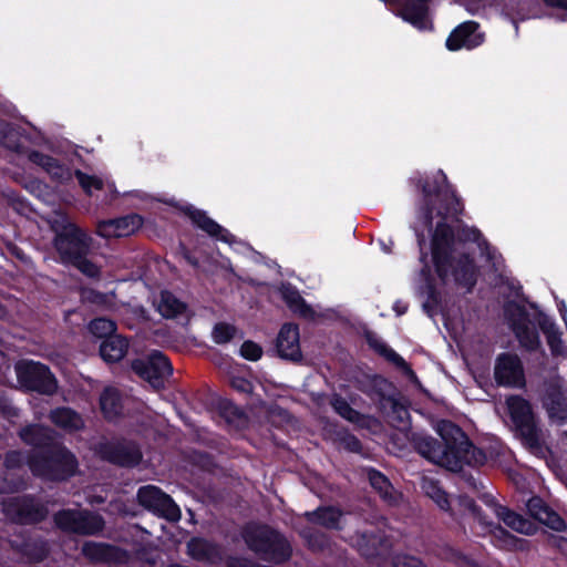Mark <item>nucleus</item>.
Instances as JSON below:
<instances>
[{
  "label": "nucleus",
  "mask_w": 567,
  "mask_h": 567,
  "mask_svg": "<svg viewBox=\"0 0 567 567\" xmlns=\"http://www.w3.org/2000/svg\"><path fill=\"white\" fill-rule=\"evenodd\" d=\"M409 182L422 195L416 215L430 231V256L435 275L442 284L452 276L456 286L472 292L477 284L478 268L472 254L455 256V245L475 243L481 246V240L486 245L483 234L462 221L463 200L442 169L432 176L416 173Z\"/></svg>",
  "instance_id": "1"
},
{
  "label": "nucleus",
  "mask_w": 567,
  "mask_h": 567,
  "mask_svg": "<svg viewBox=\"0 0 567 567\" xmlns=\"http://www.w3.org/2000/svg\"><path fill=\"white\" fill-rule=\"evenodd\" d=\"M437 433L442 441L424 433L412 432L410 442L420 455L452 471H461L464 465L480 467L486 463L485 451L475 446L454 422L442 420L437 425Z\"/></svg>",
  "instance_id": "2"
},
{
  "label": "nucleus",
  "mask_w": 567,
  "mask_h": 567,
  "mask_svg": "<svg viewBox=\"0 0 567 567\" xmlns=\"http://www.w3.org/2000/svg\"><path fill=\"white\" fill-rule=\"evenodd\" d=\"M53 233L52 246L64 266H71L83 276L99 280L101 267L89 259L93 239L89 233L78 224L71 221L66 215H61L50 224Z\"/></svg>",
  "instance_id": "3"
},
{
  "label": "nucleus",
  "mask_w": 567,
  "mask_h": 567,
  "mask_svg": "<svg viewBox=\"0 0 567 567\" xmlns=\"http://www.w3.org/2000/svg\"><path fill=\"white\" fill-rule=\"evenodd\" d=\"M241 537L247 548L261 560L282 565L292 557V546L284 533L268 524H246Z\"/></svg>",
  "instance_id": "4"
},
{
  "label": "nucleus",
  "mask_w": 567,
  "mask_h": 567,
  "mask_svg": "<svg viewBox=\"0 0 567 567\" xmlns=\"http://www.w3.org/2000/svg\"><path fill=\"white\" fill-rule=\"evenodd\" d=\"M27 465L33 476L48 482H65L79 468L74 453L60 441L43 452L27 454Z\"/></svg>",
  "instance_id": "5"
},
{
  "label": "nucleus",
  "mask_w": 567,
  "mask_h": 567,
  "mask_svg": "<svg viewBox=\"0 0 567 567\" xmlns=\"http://www.w3.org/2000/svg\"><path fill=\"white\" fill-rule=\"evenodd\" d=\"M52 518L54 526L65 534L94 536L105 527L104 518L89 509L62 508Z\"/></svg>",
  "instance_id": "6"
},
{
  "label": "nucleus",
  "mask_w": 567,
  "mask_h": 567,
  "mask_svg": "<svg viewBox=\"0 0 567 567\" xmlns=\"http://www.w3.org/2000/svg\"><path fill=\"white\" fill-rule=\"evenodd\" d=\"M507 408L511 421L522 441L529 447H539L540 430L530 402L520 395H512L507 399Z\"/></svg>",
  "instance_id": "7"
},
{
  "label": "nucleus",
  "mask_w": 567,
  "mask_h": 567,
  "mask_svg": "<svg viewBox=\"0 0 567 567\" xmlns=\"http://www.w3.org/2000/svg\"><path fill=\"white\" fill-rule=\"evenodd\" d=\"M509 328L513 331L519 346L528 352L542 350V341L536 321L533 322L526 308L519 303L512 302L505 308Z\"/></svg>",
  "instance_id": "8"
},
{
  "label": "nucleus",
  "mask_w": 567,
  "mask_h": 567,
  "mask_svg": "<svg viewBox=\"0 0 567 567\" xmlns=\"http://www.w3.org/2000/svg\"><path fill=\"white\" fill-rule=\"evenodd\" d=\"M131 370L156 390L165 388V382L173 374V365L162 351L154 350L146 358H136L131 362Z\"/></svg>",
  "instance_id": "9"
},
{
  "label": "nucleus",
  "mask_w": 567,
  "mask_h": 567,
  "mask_svg": "<svg viewBox=\"0 0 567 567\" xmlns=\"http://www.w3.org/2000/svg\"><path fill=\"white\" fill-rule=\"evenodd\" d=\"M17 379L22 388L40 394L55 393L58 382L48 365L34 361H20L16 365Z\"/></svg>",
  "instance_id": "10"
},
{
  "label": "nucleus",
  "mask_w": 567,
  "mask_h": 567,
  "mask_svg": "<svg viewBox=\"0 0 567 567\" xmlns=\"http://www.w3.org/2000/svg\"><path fill=\"white\" fill-rule=\"evenodd\" d=\"M6 512L12 522L19 525H35L47 519L49 515L48 507L31 494L10 498L6 504Z\"/></svg>",
  "instance_id": "11"
},
{
  "label": "nucleus",
  "mask_w": 567,
  "mask_h": 567,
  "mask_svg": "<svg viewBox=\"0 0 567 567\" xmlns=\"http://www.w3.org/2000/svg\"><path fill=\"white\" fill-rule=\"evenodd\" d=\"M96 453L102 461L126 468L137 466L143 457L140 446L126 440L102 442L97 445Z\"/></svg>",
  "instance_id": "12"
},
{
  "label": "nucleus",
  "mask_w": 567,
  "mask_h": 567,
  "mask_svg": "<svg viewBox=\"0 0 567 567\" xmlns=\"http://www.w3.org/2000/svg\"><path fill=\"white\" fill-rule=\"evenodd\" d=\"M137 501L142 507L169 522H177L182 516L181 509L174 499L157 486L140 487Z\"/></svg>",
  "instance_id": "13"
},
{
  "label": "nucleus",
  "mask_w": 567,
  "mask_h": 567,
  "mask_svg": "<svg viewBox=\"0 0 567 567\" xmlns=\"http://www.w3.org/2000/svg\"><path fill=\"white\" fill-rule=\"evenodd\" d=\"M494 380L498 386L523 388L525 385L524 367L517 354L503 352L497 355Z\"/></svg>",
  "instance_id": "14"
},
{
  "label": "nucleus",
  "mask_w": 567,
  "mask_h": 567,
  "mask_svg": "<svg viewBox=\"0 0 567 567\" xmlns=\"http://www.w3.org/2000/svg\"><path fill=\"white\" fill-rule=\"evenodd\" d=\"M179 209L185 216L189 218L192 225L195 228L207 234L213 239L226 244H231L235 241V236L228 229L210 218L206 210L196 208L190 204L182 206Z\"/></svg>",
  "instance_id": "15"
},
{
  "label": "nucleus",
  "mask_w": 567,
  "mask_h": 567,
  "mask_svg": "<svg viewBox=\"0 0 567 567\" xmlns=\"http://www.w3.org/2000/svg\"><path fill=\"white\" fill-rule=\"evenodd\" d=\"M276 352L279 358L299 363L303 355L300 347V331L297 323H284L276 339Z\"/></svg>",
  "instance_id": "16"
},
{
  "label": "nucleus",
  "mask_w": 567,
  "mask_h": 567,
  "mask_svg": "<svg viewBox=\"0 0 567 567\" xmlns=\"http://www.w3.org/2000/svg\"><path fill=\"white\" fill-rule=\"evenodd\" d=\"M11 549L27 563H41L48 558L50 546L48 540L40 536L21 535L10 542Z\"/></svg>",
  "instance_id": "17"
},
{
  "label": "nucleus",
  "mask_w": 567,
  "mask_h": 567,
  "mask_svg": "<svg viewBox=\"0 0 567 567\" xmlns=\"http://www.w3.org/2000/svg\"><path fill=\"white\" fill-rule=\"evenodd\" d=\"M363 337L369 348L377 354L395 365L411 382H419L417 375L411 365L389 344L381 340L375 332L365 330Z\"/></svg>",
  "instance_id": "18"
},
{
  "label": "nucleus",
  "mask_w": 567,
  "mask_h": 567,
  "mask_svg": "<svg viewBox=\"0 0 567 567\" xmlns=\"http://www.w3.org/2000/svg\"><path fill=\"white\" fill-rule=\"evenodd\" d=\"M143 226V217L128 214L99 223L97 234L103 238H118L133 235Z\"/></svg>",
  "instance_id": "19"
},
{
  "label": "nucleus",
  "mask_w": 567,
  "mask_h": 567,
  "mask_svg": "<svg viewBox=\"0 0 567 567\" xmlns=\"http://www.w3.org/2000/svg\"><path fill=\"white\" fill-rule=\"evenodd\" d=\"M480 24L475 21H466L458 24L446 39L445 45L450 51H458L463 48L471 50L484 42V35L478 33Z\"/></svg>",
  "instance_id": "20"
},
{
  "label": "nucleus",
  "mask_w": 567,
  "mask_h": 567,
  "mask_svg": "<svg viewBox=\"0 0 567 567\" xmlns=\"http://www.w3.org/2000/svg\"><path fill=\"white\" fill-rule=\"evenodd\" d=\"M18 435L24 444L32 447L28 454L43 452L59 442L52 429L37 423L21 427Z\"/></svg>",
  "instance_id": "21"
},
{
  "label": "nucleus",
  "mask_w": 567,
  "mask_h": 567,
  "mask_svg": "<svg viewBox=\"0 0 567 567\" xmlns=\"http://www.w3.org/2000/svg\"><path fill=\"white\" fill-rule=\"evenodd\" d=\"M28 161L37 166H40L53 182L66 184L74 176V172L62 164L58 158L44 154L38 150H31L28 155Z\"/></svg>",
  "instance_id": "22"
},
{
  "label": "nucleus",
  "mask_w": 567,
  "mask_h": 567,
  "mask_svg": "<svg viewBox=\"0 0 567 567\" xmlns=\"http://www.w3.org/2000/svg\"><path fill=\"white\" fill-rule=\"evenodd\" d=\"M530 308L535 310L534 320L539 330L545 334L551 354L554 357L565 355L567 350L561 339L563 333L554 320L540 310L536 303H530Z\"/></svg>",
  "instance_id": "23"
},
{
  "label": "nucleus",
  "mask_w": 567,
  "mask_h": 567,
  "mask_svg": "<svg viewBox=\"0 0 567 567\" xmlns=\"http://www.w3.org/2000/svg\"><path fill=\"white\" fill-rule=\"evenodd\" d=\"M543 405L550 420L557 421L560 424L567 422V398L558 382L547 384Z\"/></svg>",
  "instance_id": "24"
},
{
  "label": "nucleus",
  "mask_w": 567,
  "mask_h": 567,
  "mask_svg": "<svg viewBox=\"0 0 567 567\" xmlns=\"http://www.w3.org/2000/svg\"><path fill=\"white\" fill-rule=\"evenodd\" d=\"M303 517L308 523L324 527L329 530L339 532L343 528L341 524L343 511L333 505H321L315 511L306 512Z\"/></svg>",
  "instance_id": "25"
},
{
  "label": "nucleus",
  "mask_w": 567,
  "mask_h": 567,
  "mask_svg": "<svg viewBox=\"0 0 567 567\" xmlns=\"http://www.w3.org/2000/svg\"><path fill=\"white\" fill-rule=\"evenodd\" d=\"M81 554L93 564H110L118 561L121 549L115 545L86 540L82 545Z\"/></svg>",
  "instance_id": "26"
},
{
  "label": "nucleus",
  "mask_w": 567,
  "mask_h": 567,
  "mask_svg": "<svg viewBox=\"0 0 567 567\" xmlns=\"http://www.w3.org/2000/svg\"><path fill=\"white\" fill-rule=\"evenodd\" d=\"M281 299L288 309L298 317L306 320H313L316 311L307 303L298 289L291 284L282 285L280 288Z\"/></svg>",
  "instance_id": "27"
},
{
  "label": "nucleus",
  "mask_w": 567,
  "mask_h": 567,
  "mask_svg": "<svg viewBox=\"0 0 567 567\" xmlns=\"http://www.w3.org/2000/svg\"><path fill=\"white\" fill-rule=\"evenodd\" d=\"M128 348L130 340L122 334L115 333L101 341L99 353L104 362L117 363L126 355Z\"/></svg>",
  "instance_id": "28"
},
{
  "label": "nucleus",
  "mask_w": 567,
  "mask_h": 567,
  "mask_svg": "<svg viewBox=\"0 0 567 567\" xmlns=\"http://www.w3.org/2000/svg\"><path fill=\"white\" fill-rule=\"evenodd\" d=\"M187 554L197 561L215 563L221 558L220 546L203 537H193L187 543Z\"/></svg>",
  "instance_id": "29"
},
{
  "label": "nucleus",
  "mask_w": 567,
  "mask_h": 567,
  "mask_svg": "<svg viewBox=\"0 0 567 567\" xmlns=\"http://www.w3.org/2000/svg\"><path fill=\"white\" fill-rule=\"evenodd\" d=\"M51 422L66 431L78 432L84 427V421L79 412L69 406L55 408L50 412Z\"/></svg>",
  "instance_id": "30"
},
{
  "label": "nucleus",
  "mask_w": 567,
  "mask_h": 567,
  "mask_svg": "<svg viewBox=\"0 0 567 567\" xmlns=\"http://www.w3.org/2000/svg\"><path fill=\"white\" fill-rule=\"evenodd\" d=\"M101 411L105 419L113 420L123 412L122 396L117 389L106 388L100 396Z\"/></svg>",
  "instance_id": "31"
},
{
  "label": "nucleus",
  "mask_w": 567,
  "mask_h": 567,
  "mask_svg": "<svg viewBox=\"0 0 567 567\" xmlns=\"http://www.w3.org/2000/svg\"><path fill=\"white\" fill-rule=\"evenodd\" d=\"M218 413L228 425L237 430L244 429L248 422L246 413L229 400H221L218 403Z\"/></svg>",
  "instance_id": "32"
},
{
  "label": "nucleus",
  "mask_w": 567,
  "mask_h": 567,
  "mask_svg": "<svg viewBox=\"0 0 567 567\" xmlns=\"http://www.w3.org/2000/svg\"><path fill=\"white\" fill-rule=\"evenodd\" d=\"M395 390L393 383L386 378L375 374L370 380V391L368 394L378 402L379 409L386 403L388 399H391L393 391Z\"/></svg>",
  "instance_id": "33"
},
{
  "label": "nucleus",
  "mask_w": 567,
  "mask_h": 567,
  "mask_svg": "<svg viewBox=\"0 0 567 567\" xmlns=\"http://www.w3.org/2000/svg\"><path fill=\"white\" fill-rule=\"evenodd\" d=\"M303 539L306 547L312 553L324 551L330 546V537L318 529L311 527H305L299 533Z\"/></svg>",
  "instance_id": "34"
},
{
  "label": "nucleus",
  "mask_w": 567,
  "mask_h": 567,
  "mask_svg": "<svg viewBox=\"0 0 567 567\" xmlns=\"http://www.w3.org/2000/svg\"><path fill=\"white\" fill-rule=\"evenodd\" d=\"M495 515L499 520H502L506 526L514 529L515 532L529 534L528 527L530 526V523L511 508L504 505L498 506L497 513Z\"/></svg>",
  "instance_id": "35"
},
{
  "label": "nucleus",
  "mask_w": 567,
  "mask_h": 567,
  "mask_svg": "<svg viewBox=\"0 0 567 567\" xmlns=\"http://www.w3.org/2000/svg\"><path fill=\"white\" fill-rule=\"evenodd\" d=\"M415 2L406 4L403 9V17L412 25L424 29L427 19V6L430 0H414Z\"/></svg>",
  "instance_id": "36"
},
{
  "label": "nucleus",
  "mask_w": 567,
  "mask_h": 567,
  "mask_svg": "<svg viewBox=\"0 0 567 567\" xmlns=\"http://www.w3.org/2000/svg\"><path fill=\"white\" fill-rule=\"evenodd\" d=\"M380 411L391 421L399 424H404L410 417L408 406L404 405L398 398L392 396L386 400V403L380 408Z\"/></svg>",
  "instance_id": "37"
},
{
  "label": "nucleus",
  "mask_w": 567,
  "mask_h": 567,
  "mask_svg": "<svg viewBox=\"0 0 567 567\" xmlns=\"http://www.w3.org/2000/svg\"><path fill=\"white\" fill-rule=\"evenodd\" d=\"M420 290L421 295L426 297L422 305L423 311L433 318L442 303V296L436 287V281L423 285Z\"/></svg>",
  "instance_id": "38"
},
{
  "label": "nucleus",
  "mask_w": 567,
  "mask_h": 567,
  "mask_svg": "<svg viewBox=\"0 0 567 567\" xmlns=\"http://www.w3.org/2000/svg\"><path fill=\"white\" fill-rule=\"evenodd\" d=\"M186 305L175 297L172 292H162L161 302L158 305V311L167 319L176 318L184 313Z\"/></svg>",
  "instance_id": "39"
},
{
  "label": "nucleus",
  "mask_w": 567,
  "mask_h": 567,
  "mask_svg": "<svg viewBox=\"0 0 567 567\" xmlns=\"http://www.w3.org/2000/svg\"><path fill=\"white\" fill-rule=\"evenodd\" d=\"M87 329L95 338L105 340L116 333L117 324L112 319L99 317L90 321Z\"/></svg>",
  "instance_id": "40"
},
{
  "label": "nucleus",
  "mask_w": 567,
  "mask_h": 567,
  "mask_svg": "<svg viewBox=\"0 0 567 567\" xmlns=\"http://www.w3.org/2000/svg\"><path fill=\"white\" fill-rule=\"evenodd\" d=\"M369 482L383 499L392 498L393 486L390 480L380 471L371 468L368 473Z\"/></svg>",
  "instance_id": "41"
},
{
  "label": "nucleus",
  "mask_w": 567,
  "mask_h": 567,
  "mask_svg": "<svg viewBox=\"0 0 567 567\" xmlns=\"http://www.w3.org/2000/svg\"><path fill=\"white\" fill-rule=\"evenodd\" d=\"M491 527V533L495 539V545L499 548L504 549H514L518 547V543L523 542L522 538L516 537L511 534L507 529L502 527L499 524H493Z\"/></svg>",
  "instance_id": "42"
},
{
  "label": "nucleus",
  "mask_w": 567,
  "mask_h": 567,
  "mask_svg": "<svg viewBox=\"0 0 567 567\" xmlns=\"http://www.w3.org/2000/svg\"><path fill=\"white\" fill-rule=\"evenodd\" d=\"M439 556L441 557V559L452 563L457 567H470L475 565L474 560L471 557L451 546L442 547L440 549Z\"/></svg>",
  "instance_id": "43"
},
{
  "label": "nucleus",
  "mask_w": 567,
  "mask_h": 567,
  "mask_svg": "<svg viewBox=\"0 0 567 567\" xmlns=\"http://www.w3.org/2000/svg\"><path fill=\"white\" fill-rule=\"evenodd\" d=\"M74 177L85 195L91 196L92 190H102L104 188V182L96 175H89L81 169L74 171Z\"/></svg>",
  "instance_id": "44"
},
{
  "label": "nucleus",
  "mask_w": 567,
  "mask_h": 567,
  "mask_svg": "<svg viewBox=\"0 0 567 567\" xmlns=\"http://www.w3.org/2000/svg\"><path fill=\"white\" fill-rule=\"evenodd\" d=\"M426 494L443 509H450L449 494L441 487L436 481H430L425 486Z\"/></svg>",
  "instance_id": "45"
},
{
  "label": "nucleus",
  "mask_w": 567,
  "mask_h": 567,
  "mask_svg": "<svg viewBox=\"0 0 567 567\" xmlns=\"http://www.w3.org/2000/svg\"><path fill=\"white\" fill-rule=\"evenodd\" d=\"M332 406L334 411L347 421L357 422L361 416L360 412L353 409L342 396H336L332 400Z\"/></svg>",
  "instance_id": "46"
},
{
  "label": "nucleus",
  "mask_w": 567,
  "mask_h": 567,
  "mask_svg": "<svg viewBox=\"0 0 567 567\" xmlns=\"http://www.w3.org/2000/svg\"><path fill=\"white\" fill-rule=\"evenodd\" d=\"M213 340L217 344H225L233 340V338L236 334V327L226 323V322H218L214 326L213 329Z\"/></svg>",
  "instance_id": "47"
},
{
  "label": "nucleus",
  "mask_w": 567,
  "mask_h": 567,
  "mask_svg": "<svg viewBox=\"0 0 567 567\" xmlns=\"http://www.w3.org/2000/svg\"><path fill=\"white\" fill-rule=\"evenodd\" d=\"M460 504L461 506L468 511L471 515L481 524L484 526H492V522L487 519V516L483 513L482 508L476 504V502L467 496H461L460 497Z\"/></svg>",
  "instance_id": "48"
},
{
  "label": "nucleus",
  "mask_w": 567,
  "mask_h": 567,
  "mask_svg": "<svg viewBox=\"0 0 567 567\" xmlns=\"http://www.w3.org/2000/svg\"><path fill=\"white\" fill-rule=\"evenodd\" d=\"M526 507L529 516L539 523L543 520L544 515L550 509V506L539 496L530 497Z\"/></svg>",
  "instance_id": "49"
},
{
  "label": "nucleus",
  "mask_w": 567,
  "mask_h": 567,
  "mask_svg": "<svg viewBox=\"0 0 567 567\" xmlns=\"http://www.w3.org/2000/svg\"><path fill=\"white\" fill-rule=\"evenodd\" d=\"M540 524L545 525L546 527L555 532H565L567 528L564 518L558 513H556L551 507L544 515V518L543 520H540Z\"/></svg>",
  "instance_id": "50"
},
{
  "label": "nucleus",
  "mask_w": 567,
  "mask_h": 567,
  "mask_svg": "<svg viewBox=\"0 0 567 567\" xmlns=\"http://www.w3.org/2000/svg\"><path fill=\"white\" fill-rule=\"evenodd\" d=\"M239 353L248 361H258L262 357L264 352L262 348L258 343L251 340H246L243 342Z\"/></svg>",
  "instance_id": "51"
},
{
  "label": "nucleus",
  "mask_w": 567,
  "mask_h": 567,
  "mask_svg": "<svg viewBox=\"0 0 567 567\" xmlns=\"http://www.w3.org/2000/svg\"><path fill=\"white\" fill-rule=\"evenodd\" d=\"M27 464V455L19 450H10L4 454L3 465L8 470H18Z\"/></svg>",
  "instance_id": "52"
},
{
  "label": "nucleus",
  "mask_w": 567,
  "mask_h": 567,
  "mask_svg": "<svg viewBox=\"0 0 567 567\" xmlns=\"http://www.w3.org/2000/svg\"><path fill=\"white\" fill-rule=\"evenodd\" d=\"M81 299L83 302L95 305V306H104L107 302V296L104 292H101L93 288H83L81 290Z\"/></svg>",
  "instance_id": "53"
},
{
  "label": "nucleus",
  "mask_w": 567,
  "mask_h": 567,
  "mask_svg": "<svg viewBox=\"0 0 567 567\" xmlns=\"http://www.w3.org/2000/svg\"><path fill=\"white\" fill-rule=\"evenodd\" d=\"M340 443L344 450L351 453H361L363 449L362 442L352 433L341 436Z\"/></svg>",
  "instance_id": "54"
},
{
  "label": "nucleus",
  "mask_w": 567,
  "mask_h": 567,
  "mask_svg": "<svg viewBox=\"0 0 567 567\" xmlns=\"http://www.w3.org/2000/svg\"><path fill=\"white\" fill-rule=\"evenodd\" d=\"M230 386L238 393L250 394L254 391V384L244 377L234 375L230 378Z\"/></svg>",
  "instance_id": "55"
},
{
  "label": "nucleus",
  "mask_w": 567,
  "mask_h": 567,
  "mask_svg": "<svg viewBox=\"0 0 567 567\" xmlns=\"http://www.w3.org/2000/svg\"><path fill=\"white\" fill-rule=\"evenodd\" d=\"M394 567H427L420 558L412 555H398Z\"/></svg>",
  "instance_id": "56"
},
{
  "label": "nucleus",
  "mask_w": 567,
  "mask_h": 567,
  "mask_svg": "<svg viewBox=\"0 0 567 567\" xmlns=\"http://www.w3.org/2000/svg\"><path fill=\"white\" fill-rule=\"evenodd\" d=\"M427 258H429V252H422V255L420 256V261L423 264V266L420 270V276L423 279V285L435 281V278L431 271V267L429 265Z\"/></svg>",
  "instance_id": "57"
},
{
  "label": "nucleus",
  "mask_w": 567,
  "mask_h": 567,
  "mask_svg": "<svg viewBox=\"0 0 567 567\" xmlns=\"http://www.w3.org/2000/svg\"><path fill=\"white\" fill-rule=\"evenodd\" d=\"M369 540H373V544H374L379 539L374 535H369L367 533L362 534V536L360 538V543H359L361 554L365 557H375V556H378L379 551L374 545H373V547H364L362 545L363 542H369Z\"/></svg>",
  "instance_id": "58"
},
{
  "label": "nucleus",
  "mask_w": 567,
  "mask_h": 567,
  "mask_svg": "<svg viewBox=\"0 0 567 567\" xmlns=\"http://www.w3.org/2000/svg\"><path fill=\"white\" fill-rule=\"evenodd\" d=\"M0 414L7 419L16 417L19 414L18 409L3 394H0Z\"/></svg>",
  "instance_id": "59"
},
{
  "label": "nucleus",
  "mask_w": 567,
  "mask_h": 567,
  "mask_svg": "<svg viewBox=\"0 0 567 567\" xmlns=\"http://www.w3.org/2000/svg\"><path fill=\"white\" fill-rule=\"evenodd\" d=\"M482 502L489 507L494 514L497 513V507L503 506L497 502V499L489 493H485L481 496Z\"/></svg>",
  "instance_id": "60"
},
{
  "label": "nucleus",
  "mask_w": 567,
  "mask_h": 567,
  "mask_svg": "<svg viewBox=\"0 0 567 567\" xmlns=\"http://www.w3.org/2000/svg\"><path fill=\"white\" fill-rule=\"evenodd\" d=\"M181 251H182L184 259L190 266H193L195 268L199 266V261H198L197 257H195L185 245H181Z\"/></svg>",
  "instance_id": "61"
},
{
  "label": "nucleus",
  "mask_w": 567,
  "mask_h": 567,
  "mask_svg": "<svg viewBox=\"0 0 567 567\" xmlns=\"http://www.w3.org/2000/svg\"><path fill=\"white\" fill-rule=\"evenodd\" d=\"M415 236H416V243H417V246H419V249H420V256H421L422 252H427L425 250L426 238H425V235H424L423 230L415 229Z\"/></svg>",
  "instance_id": "62"
},
{
  "label": "nucleus",
  "mask_w": 567,
  "mask_h": 567,
  "mask_svg": "<svg viewBox=\"0 0 567 567\" xmlns=\"http://www.w3.org/2000/svg\"><path fill=\"white\" fill-rule=\"evenodd\" d=\"M549 8L567 10V0H542Z\"/></svg>",
  "instance_id": "63"
},
{
  "label": "nucleus",
  "mask_w": 567,
  "mask_h": 567,
  "mask_svg": "<svg viewBox=\"0 0 567 567\" xmlns=\"http://www.w3.org/2000/svg\"><path fill=\"white\" fill-rule=\"evenodd\" d=\"M393 310L395 311L396 316H403L408 311V305L401 300H396L393 305Z\"/></svg>",
  "instance_id": "64"
}]
</instances>
